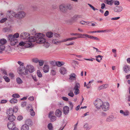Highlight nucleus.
Here are the masks:
<instances>
[{
    "instance_id": "45",
    "label": "nucleus",
    "mask_w": 130,
    "mask_h": 130,
    "mask_svg": "<svg viewBox=\"0 0 130 130\" xmlns=\"http://www.w3.org/2000/svg\"><path fill=\"white\" fill-rule=\"evenodd\" d=\"M5 47L4 45H0V53L4 50Z\"/></svg>"
},
{
    "instance_id": "42",
    "label": "nucleus",
    "mask_w": 130,
    "mask_h": 130,
    "mask_svg": "<svg viewBox=\"0 0 130 130\" xmlns=\"http://www.w3.org/2000/svg\"><path fill=\"white\" fill-rule=\"evenodd\" d=\"M3 78L4 79L5 81L7 82H9L10 81V79L9 78L6 76H3Z\"/></svg>"
},
{
    "instance_id": "56",
    "label": "nucleus",
    "mask_w": 130,
    "mask_h": 130,
    "mask_svg": "<svg viewBox=\"0 0 130 130\" xmlns=\"http://www.w3.org/2000/svg\"><path fill=\"white\" fill-rule=\"evenodd\" d=\"M68 95L72 97L74 96V94L73 92L69 93L68 94Z\"/></svg>"
},
{
    "instance_id": "48",
    "label": "nucleus",
    "mask_w": 130,
    "mask_h": 130,
    "mask_svg": "<svg viewBox=\"0 0 130 130\" xmlns=\"http://www.w3.org/2000/svg\"><path fill=\"white\" fill-rule=\"evenodd\" d=\"M53 114L54 112L53 111H50L49 112V113L48 114V117L49 118H50L51 117V116H53Z\"/></svg>"
},
{
    "instance_id": "61",
    "label": "nucleus",
    "mask_w": 130,
    "mask_h": 130,
    "mask_svg": "<svg viewBox=\"0 0 130 130\" xmlns=\"http://www.w3.org/2000/svg\"><path fill=\"white\" fill-rule=\"evenodd\" d=\"M120 3L118 1H114V4L115 5H119Z\"/></svg>"
},
{
    "instance_id": "31",
    "label": "nucleus",
    "mask_w": 130,
    "mask_h": 130,
    "mask_svg": "<svg viewBox=\"0 0 130 130\" xmlns=\"http://www.w3.org/2000/svg\"><path fill=\"white\" fill-rule=\"evenodd\" d=\"M64 63L61 61H57L55 62L56 65L58 67H60L64 64Z\"/></svg>"
},
{
    "instance_id": "64",
    "label": "nucleus",
    "mask_w": 130,
    "mask_h": 130,
    "mask_svg": "<svg viewBox=\"0 0 130 130\" xmlns=\"http://www.w3.org/2000/svg\"><path fill=\"white\" fill-rule=\"evenodd\" d=\"M28 99L30 101H32L34 100V97L33 96H30L29 98Z\"/></svg>"
},
{
    "instance_id": "6",
    "label": "nucleus",
    "mask_w": 130,
    "mask_h": 130,
    "mask_svg": "<svg viewBox=\"0 0 130 130\" xmlns=\"http://www.w3.org/2000/svg\"><path fill=\"white\" fill-rule=\"evenodd\" d=\"M80 87V85L79 83H76L75 84L73 90H75L74 92L75 95H77L79 93V88Z\"/></svg>"
},
{
    "instance_id": "53",
    "label": "nucleus",
    "mask_w": 130,
    "mask_h": 130,
    "mask_svg": "<svg viewBox=\"0 0 130 130\" xmlns=\"http://www.w3.org/2000/svg\"><path fill=\"white\" fill-rule=\"evenodd\" d=\"M23 117L21 115H19L18 116L17 118V119L18 120L20 121L22 119Z\"/></svg>"
},
{
    "instance_id": "63",
    "label": "nucleus",
    "mask_w": 130,
    "mask_h": 130,
    "mask_svg": "<svg viewBox=\"0 0 130 130\" xmlns=\"http://www.w3.org/2000/svg\"><path fill=\"white\" fill-rule=\"evenodd\" d=\"M26 102H22L21 103V105L22 107L25 106L26 104Z\"/></svg>"
},
{
    "instance_id": "20",
    "label": "nucleus",
    "mask_w": 130,
    "mask_h": 130,
    "mask_svg": "<svg viewBox=\"0 0 130 130\" xmlns=\"http://www.w3.org/2000/svg\"><path fill=\"white\" fill-rule=\"evenodd\" d=\"M77 76L74 73H72L69 75V79L70 80H74L76 79Z\"/></svg>"
},
{
    "instance_id": "57",
    "label": "nucleus",
    "mask_w": 130,
    "mask_h": 130,
    "mask_svg": "<svg viewBox=\"0 0 130 130\" xmlns=\"http://www.w3.org/2000/svg\"><path fill=\"white\" fill-rule=\"evenodd\" d=\"M104 89H106L108 87V85L107 84H104L102 85Z\"/></svg>"
},
{
    "instance_id": "49",
    "label": "nucleus",
    "mask_w": 130,
    "mask_h": 130,
    "mask_svg": "<svg viewBox=\"0 0 130 130\" xmlns=\"http://www.w3.org/2000/svg\"><path fill=\"white\" fill-rule=\"evenodd\" d=\"M38 62L39 65L40 66H42L43 64L44 61L42 60H39Z\"/></svg>"
},
{
    "instance_id": "13",
    "label": "nucleus",
    "mask_w": 130,
    "mask_h": 130,
    "mask_svg": "<svg viewBox=\"0 0 130 130\" xmlns=\"http://www.w3.org/2000/svg\"><path fill=\"white\" fill-rule=\"evenodd\" d=\"M66 6L63 4L60 6L59 8L60 10L63 12H65L67 11Z\"/></svg>"
},
{
    "instance_id": "27",
    "label": "nucleus",
    "mask_w": 130,
    "mask_h": 130,
    "mask_svg": "<svg viewBox=\"0 0 130 130\" xmlns=\"http://www.w3.org/2000/svg\"><path fill=\"white\" fill-rule=\"evenodd\" d=\"M104 2L108 5L112 6L113 5V2L112 0H107L105 1Z\"/></svg>"
},
{
    "instance_id": "60",
    "label": "nucleus",
    "mask_w": 130,
    "mask_h": 130,
    "mask_svg": "<svg viewBox=\"0 0 130 130\" xmlns=\"http://www.w3.org/2000/svg\"><path fill=\"white\" fill-rule=\"evenodd\" d=\"M104 89L103 87V86L102 85L99 86L98 88V90H100L102 89Z\"/></svg>"
},
{
    "instance_id": "40",
    "label": "nucleus",
    "mask_w": 130,
    "mask_h": 130,
    "mask_svg": "<svg viewBox=\"0 0 130 130\" xmlns=\"http://www.w3.org/2000/svg\"><path fill=\"white\" fill-rule=\"evenodd\" d=\"M47 127L49 130H53V126H52V124L51 123H50L48 124L47 125Z\"/></svg>"
},
{
    "instance_id": "24",
    "label": "nucleus",
    "mask_w": 130,
    "mask_h": 130,
    "mask_svg": "<svg viewBox=\"0 0 130 130\" xmlns=\"http://www.w3.org/2000/svg\"><path fill=\"white\" fill-rule=\"evenodd\" d=\"M124 71L126 73H128L130 70V68L128 66H125L123 68Z\"/></svg>"
},
{
    "instance_id": "21",
    "label": "nucleus",
    "mask_w": 130,
    "mask_h": 130,
    "mask_svg": "<svg viewBox=\"0 0 130 130\" xmlns=\"http://www.w3.org/2000/svg\"><path fill=\"white\" fill-rule=\"evenodd\" d=\"M29 126L26 124H23L21 127V130H29Z\"/></svg>"
},
{
    "instance_id": "7",
    "label": "nucleus",
    "mask_w": 130,
    "mask_h": 130,
    "mask_svg": "<svg viewBox=\"0 0 130 130\" xmlns=\"http://www.w3.org/2000/svg\"><path fill=\"white\" fill-rule=\"evenodd\" d=\"M102 107L104 111H106L109 109V103L107 102H104L103 103Z\"/></svg>"
},
{
    "instance_id": "3",
    "label": "nucleus",
    "mask_w": 130,
    "mask_h": 130,
    "mask_svg": "<svg viewBox=\"0 0 130 130\" xmlns=\"http://www.w3.org/2000/svg\"><path fill=\"white\" fill-rule=\"evenodd\" d=\"M17 71L19 74L21 75H26L28 74V71L26 70L24 66L19 67L17 69Z\"/></svg>"
},
{
    "instance_id": "25",
    "label": "nucleus",
    "mask_w": 130,
    "mask_h": 130,
    "mask_svg": "<svg viewBox=\"0 0 130 130\" xmlns=\"http://www.w3.org/2000/svg\"><path fill=\"white\" fill-rule=\"evenodd\" d=\"M120 113L125 116H128L129 115V112L128 110L124 111L122 110H120Z\"/></svg>"
},
{
    "instance_id": "46",
    "label": "nucleus",
    "mask_w": 130,
    "mask_h": 130,
    "mask_svg": "<svg viewBox=\"0 0 130 130\" xmlns=\"http://www.w3.org/2000/svg\"><path fill=\"white\" fill-rule=\"evenodd\" d=\"M37 75L39 77H41L42 76V74L40 72V71L39 70H38L37 71Z\"/></svg>"
},
{
    "instance_id": "51",
    "label": "nucleus",
    "mask_w": 130,
    "mask_h": 130,
    "mask_svg": "<svg viewBox=\"0 0 130 130\" xmlns=\"http://www.w3.org/2000/svg\"><path fill=\"white\" fill-rule=\"evenodd\" d=\"M69 104L70 105L69 107L70 108V109L71 110H72L73 106V103L71 102H69Z\"/></svg>"
},
{
    "instance_id": "15",
    "label": "nucleus",
    "mask_w": 130,
    "mask_h": 130,
    "mask_svg": "<svg viewBox=\"0 0 130 130\" xmlns=\"http://www.w3.org/2000/svg\"><path fill=\"white\" fill-rule=\"evenodd\" d=\"M33 46V45H32V43L28 41H26L25 42L24 46L26 47H32Z\"/></svg>"
},
{
    "instance_id": "33",
    "label": "nucleus",
    "mask_w": 130,
    "mask_h": 130,
    "mask_svg": "<svg viewBox=\"0 0 130 130\" xmlns=\"http://www.w3.org/2000/svg\"><path fill=\"white\" fill-rule=\"evenodd\" d=\"M113 117L112 116H110L108 117L106 119V121L107 122H110L113 120Z\"/></svg>"
},
{
    "instance_id": "55",
    "label": "nucleus",
    "mask_w": 130,
    "mask_h": 130,
    "mask_svg": "<svg viewBox=\"0 0 130 130\" xmlns=\"http://www.w3.org/2000/svg\"><path fill=\"white\" fill-rule=\"evenodd\" d=\"M66 7L67 8V10L68 9H69V10H71L72 8V6L70 5H68L66 6Z\"/></svg>"
},
{
    "instance_id": "23",
    "label": "nucleus",
    "mask_w": 130,
    "mask_h": 130,
    "mask_svg": "<svg viewBox=\"0 0 130 130\" xmlns=\"http://www.w3.org/2000/svg\"><path fill=\"white\" fill-rule=\"evenodd\" d=\"M15 117L13 115H11L9 116L8 119L10 122H13L15 120Z\"/></svg>"
},
{
    "instance_id": "44",
    "label": "nucleus",
    "mask_w": 130,
    "mask_h": 130,
    "mask_svg": "<svg viewBox=\"0 0 130 130\" xmlns=\"http://www.w3.org/2000/svg\"><path fill=\"white\" fill-rule=\"evenodd\" d=\"M12 96L14 98L16 99L17 98H19L20 95L17 93H14L12 95Z\"/></svg>"
},
{
    "instance_id": "28",
    "label": "nucleus",
    "mask_w": 130,
    "mask_h": 130,
    "mask_svg": "<svg viewBox=\"0 0 130 130\" xmlns=\"http://www.w3.org/2000/svg\"><path fill=\"white\" fill-rule=\"evenodd\" d=\"M96 59V60L98 62H100L101 60L102 59V58L103 57V56L100 55H98L95 56Z\"/></svg>"
},
{
    "instance_id": "1",
    "label": "nucleus",
    "mask_w": 130,
    "mask_h": 130,
    "mask_svg": "<svg viewBox=\"0 0 130 130\" xmlns=\"http://www.w3.org/2000/svg\"><path fill=\"white\" fill-rule=\"evenodd\" d=\"M27 40L31 43L36 41L37 43H42L45 41V35L42 33H38L36 35L35 37H29Z\"/></svg>"
},
{
    "instance_id": "32",
    "label": "nucleus",
    "mask_w": 130,
    "mask_h": 130,
    "mask_svg": "<svg viewBox=\"0 0 130 130\" xmlns=\"http://www.w3.org/2000/svg\"><path fill=\"white\" fill-rule=\"evenodd\" d=\"M18 100L17 99L14 98L10 100V102L11 104H14L17 102Z\"/></svg>"
},
{
    "instance_id": "5",
    "label": "nucleus",
    "mask_w": 130,
    "mask_h": 130,
    "mask_svg": "<svg viewBox=\"0 0 130 130\" xmlns=\"http://www.w3.org/2000/svg\"><path fill=\"white\" fill-rule=\"evenodd\" d=\"M102 101L100 99H98L94 103V105L97 109H100L102 107L103 103Z\"/></svg>"
},
{
    "instance_id": "26",
    "label": "nucleus",
    "mask_w": 130,
    "mask_h": 130,
    "mask_svg": "<svg viewBox=\"0 0 130 130\" xmlns=\"http://www.w3.org/2000/svg\"><path fill=\"white\" fill-rule=\"evenodd\" d=\"M25 124L29 126H31L32 124V122L30 119L27 120L25 121Z\"/></svg>"
},
{
    "instance_id": "8",
    "label": "nucleus",
    "mask_w": 130,
    "mask_h": 130,
    "mask_svg": "<svg viewBox=\"0 0 130 130\" xmlns=\"http://www.w3.org/2000/svg\"><path fill=\"white\" fill-rule=\"evenodd\" d=\"M25 69L30 73H32L34 71V67L30 65H27L25 68Z\"/></svg>"
},
{
    "instance_id": "14",
    "label": "nucleus",
    "mask_w": 130,
    "mask_h": 130,
    "mask_svg": "<svg viewBox=\"0 0 130 130\" xmlns=\"http://www.w3.org/2000/svg\"><path fill=\"white\" fill-rule=\"evenodd\" d=\"M80 15H74L71 19V21L73 22H75L77 21L78 18L81 17Z\"/></svg>"
},
{
    "instance_id": "34",
    "label": "nucleus",
    "mask_w": 130,
    "mask_h": 130,
    "mask_svg": "<svg viewBox=\"0 0 130 130\" xmlns=\"http://www.w3.org/2000/svg\"><path fill=\"white\" fill-rule=\"evenodd\" d=\"M16 81L17 83L19 84H21L23 83V81L19 77H18L17 78Z\"/></svg>"
},
{
    "instance_id": "22",
    "label": "nucleus",
    "mask_w": 130,
    "mask_h": 130,
    "mask_svg": "<svg viewBox=\"0 0 130 130\" xmlns=\"http://www.w3.org/2000/svg\"><path fill=\"white\" fill-rule=\"evenodd\" d=\"M60 72L62 74H64L67 73V70L65 68L62 67L60 68Z\"/></svg>"
},
{
    "instance_id": "36",
    "label": "nucleus",
    "mask_w": 130,
    "mask_h": 130,
    "mask_svg": "<svg viewBox=\"0 0 130 130\" xmlns=\"http://www.w3.org/2000/svg\"><path fill=\"white\" fill-rule=\"evenodd\" d=\"M52 42L54 44H57L58 43H60L59 41H58V40H57L56 39H53L52 41Z\"/></svg>"
},
{
    "instance_id": "11",
    "label": "nucleus",
    "mask_w": 130,
    "mask_h": 130,
    "mask_svg": "<svg viewBox=\"0 0 130 130\" xmlns=\"http://www.w3.org/2000/svg\"><path fill=\"white\" fill-rule=\"evenodd\" d=\"M15 123L14 122H10L8 123L7 126L9 129L12 130L13 128L15 127Z\"/></svg>"
},
{
    "instance_id": "35",
    "label": "nucleus",
    "mask_w": 130,
    "mask_h": 130,
    "mask_svg": "<svg viewBox=\"0 0 130 130\" xmlns=\"http://www.w3.org/2000/svg\"><path fill=\"white\" fill-rule=\"evenodd\" d=\"M11 35V36L12 37H13L15 38V39H17L19 37V34L18 33H16L15 34L13 35Z\"/></svg>"
},
{
    "instance_id": "10",
    "label": "nucleus",
    "mask_w": 130,
    "mask_h": 130,
    "mask_svg": "<svg viewBox=\"0 0 130 130\" xmlns=\"http://www.w3.org/2000/svg\"><path fill=\"white\" fill-rule=\"evenodd\" d=\"M29 34L27 32L22 33L20 35V37L21 38L25 39H26L27 37L29 36Z\"/></svg>"
},
{
    "instance_id": "62",
    "label": "nucleus",
    "mask_w": 130,
    "mask_h": 130,
    "mask_svg": "<svg viewBox=\"0 0 130 130\" xmlns=\"http://www.w3.org/2000/svg\"><path fill=\"white\" fill-rule=\"evenodd\" d=\"M25 44V42H20L19 44V45L20 46H24Z\"/></svg>"
},
{
    "instance_id": "12",
    "label": "nucleus",
    "mask_w": 130,
    "mask_h": 130,
    "mask_svg": "<svg viewBox=\"0 0 130 130\" xmlns=\"http://www.w3.org/2000/svg\"><path fill=\"white\" fill-rule=\"evenodd\" d=\"M123 7L121 6H116L114 9V10L116 12H121L123 10Z\"/></svg>"
},
{
    "instance_id": "47",
    "label": "nucleus",
    "mask_w": 130,
    "mask_h": 130,
    "mask_svg": "<svg viewBox=\"0 0 130 130\" xmlns=\"http://www.w3.org/2000/svg\"><path fill=\"white\" fill-rule=\"evenodd\" d=\"M88 5L91 7L93 10L94 11L95 10H98V9L95 8L93 6L89 4H88Z\"/></svg>"
},
{
    "instance_id": "39",
    "label": "nucleus",
    "mask_w": 130,
    "mask_h": 130,
    "mask_svg": "<svg viewBox=\"0 0 130 130\" xmlns=\"http://www.w3.org/2000/svg\"><path fill=\"white\" fill-rule=\"evenodd\" d=\"M45 41L43 43H44V45L46 47H48L50 45V44L48 42H46L45 39Z\"/></svg>"
},
{
    "instance_id": "2",
    "label": "nucleus",
    "mask_w": 130,
    "mask_h": 130,
    "mask_svg": "<svg viewBox=\"0 0 130 130\" xmlns=\"http://www.w3.org/2000/svg\"><path fill=\"white\" fill-rule=\"evenodd\" d=\"M12 15L17 18H21L25 16V12L23 11H21L16 13L15 12H12L11 13Z\"/></svg>"
},
{
    "instance_id": "18",
    "label": "nucleus",
    "mask_w": 130,
    "mask_h": 130,
    "mask_svg": "<svg viewBox=\"0 0 130 130\" xmlns=\"http://www.w3.org/2000/svg\"><path fill=\"white\" fill-rule=\"evenodd\" d=\"M55 114L57 117H59L62 115V112L59 109H57L56 111Z\"/></svg>"
},
{
    "instance_id": "9",
    "label": "nucleus",
    "mask_w": 130,
    "mask_h": 130,
    "mask_svg": "<svg viewBox=\"0 0 130 130\" xmlns=\"http://www.w3.org/2000/svg\"><path fill=\"white\" fill-rule=\"evenodd\" d=\"M16 108V110H17L16 111H15V112H16V111L18 110V108H16L15 107L13 109H12V108H9L8 110H7V114H8L9 115H13V112H14V110L15 109V108Z\"/></svg>"
},
{
    "instance_id": "58",
    "label": "nucleus",
    "mask_w": 130,
    "mask_h": 130,
    "mask_svg": "<svg viewBox=\"0 0 130 130\" xmlns=\"http://www.w3.org/2000/svg\"><path fill=\"white\" fill-rule=\"evenodd\" d=\"M32 61L35 63H37L38 62L39 60L37 58H36L32 59Z\"/></svg>"
},
{
    "instance_id": "16",
    "label": "nucleus",
    "mask_w": 130,
    "mask_h": 130,
    "mask_svg": "<svg viewBox=\"0 0 130 130\" xmlns=\"http://www.w3.org/2000/svg\"><path fill=\"white\" fill-rule=\"evenodd\" d=\"M63 111L64 114L65 115H67L69 112V107L67 106H64L63 107Z\"/></svg>"
},
{
    "instance_id": "4",
    "label": "nucleus",
    "mask_w": 130,
    "mask_h": 130,
    "mask_svg": "<svg viewBox=\"0 0 130 130\" xmlns=\"http://www.w3.org/2000/svg\"><path fill=\"white\" fill-rule=\"evenodd\" d=\"M11 35H9L8 37L9 41L10 42V44L12 45H15L18 42V40L17 39H15Z\"/></svg>"
},
{
    "instance_id": "59",
    "label": "nucleus",
    "mask_w": 130,
    "mask_h": 130,
    "mask_svg": "<svg viewBox=\"0 0 130 130\" xmlns=\"http://www.w3.org/2000/svg\"><path fill=\"white\" fill-rule=\"evenodd\" d=\"M2 73L5 75H7V73L6 71L4 69H2L1 70Z\"/></svg>"
},
{
    "instance_id": "38",
    "label": "nucleus",
    "mask_w": 130,
    "mask_h": 130,
    "mask_svg": "<svg viewBox=\"0 0 130 130\" xmlns=\"http://www.w3.org/2000/svg\"><path fill=\"white\" fill-rule=\"evenodd\" d=\"M51 122H54L55 121L56 119V117L54 116H51L50 118Z\"/></svg>"
},
{
    "instance_id": "50",
    "label": "nucleus",
    "mask_w": 130,
    "mask_h": 130,
    "mask_svg": "<svg viewBox=\"0 0 130 130\" xmlns=\"http://www.w3.org/2000/svg\"><path fill=\"white\" fill-rule=\"evenodd\" d=\"M7 20L6 18H4L0 20V23H3L5 22Z\"/></svg>"
},
{
    "instance_id": "19",
    "label": "nucleus",
    "mask_w": 130,
    "mask_h": 130,
    "mask_svg": "<svg viewBox=\"0 0 130 130\" xmlns=\"http://www.w3.org/2000/svg\"><path fill=\"white\" fill-rule=\"evenodd\" d=\"M84 127L86 130H89L92 128V126L88 123H86L84 124Z\"/></svg>"
},
{
    "instance_id": "30",
    "label": "nucleus",
    "mask_w": 130,
    "mask_h": 130,
    "mask_svg": "<svg viewBox=\"0 0 130 130\" xmlns=\"http://www.w3.org/2000/svg\"><path fill=\"white\" fill-rule=\"evenodd\" d=\"M11 31V29L10 28L6 27L3 28V31L5 32H8Z\"/></svg>"
},
{
    "instance_id": "41",
    "label": "nucleus",
    "mask_w": 130,
    "mask_h": 130,
    "mask_svg": "<svg viewBox=\"0 0 130 130\" xmlns=\"http://www.w3.org/2000/svg\"><path fill=\"white\" fill-rule=\"evenodd\" d=\"M90 39H92L96 40H100V39L97 37H94L92 36H90L89 38Z\"/></svg>"
},
{
    "instance_id": "43",
    "label": "nucleus",
    "mask_w": 130,
    "mask_h": 130,
    "mask_svg": "<svg viewBox=\"0 0 130 130\" xmlns=\"http://www.w3.org/2000/svg\"><path fill=\"white\" fill-rule=\"evenodd\" d=\"M30 114L31 116H34L35 115V113L32 108H31L30 109Z\"/></svg>"
},
{
    "instance_id": "17",
    "label": "nucleus",
    "mask_w": 130,
    "mask_h": 130,
    "mask_svg": "<svg viewBox=\"0 0 130 130\" xmlns=\"http://www.w3.org/2000/svg\"><path fill=\"white\" fill-rule=\"evenodd\" d=\"M49 67L48 65H45L43 67V70L45 73L48 72L49 71Z\"/></svg>"
},
{
    "instance_id": "37",
    "label": "nucleus",
    "mask_w": 130,
    "mask_h": 130,
    "mask_svg": "<svg viewBox=\"0 0 130 130\" xmlns=\"http://www.w3.org/2000/svg\"><path fill=\"white\" fill-rule=\"evenodd\" d=\"M53 33L51 32H47L46 34V36L48 38H51L53 36Z\"/></svg>"
},
{
    "instance_id": "54",
    "label": "nucleus",
    "mask_w": 130,
    "mask_h": 130,
    "mask_svg": "<svg viewBox=\"0 0 130 130\" xmlns=\"http://www.w3.org/2000/svg\"><path fill=\"white\" fill-rule=\"evenodd\" d=\"M7 102V100H3L1 101L0 103L1 104H5Z\"/></svg>"
},
{
    "instance_id": "52",
    "label": "nucleus",
    "mask_w": 130,
    "mask_h": 130,
    "mask_svg": "<svg viewBox=\"0 0 130 130\" xmlns=\"http://www.w3.org/2000/svg\"><path fill=\"white\" fill-rule=\"evenodd\" d=\"M56 72L54 70H51V74L52 75H56Z\"/></svg>"
},
{
    "instance_id": "29",
    "label": "nucleus",
    "mask_w": 130,
    "mask_h": 130,
    "mask_svg": "<svg viewBox=\"0 0 130 130\" xmlns=\"http://www.w3.org/2000/svg\"><path fill=\"white\" fill-rule=\"evenodd\" d=\"M7 42V40L5 39H2L0 40V45H4Z\"/></svg>"
}]
</instances>
